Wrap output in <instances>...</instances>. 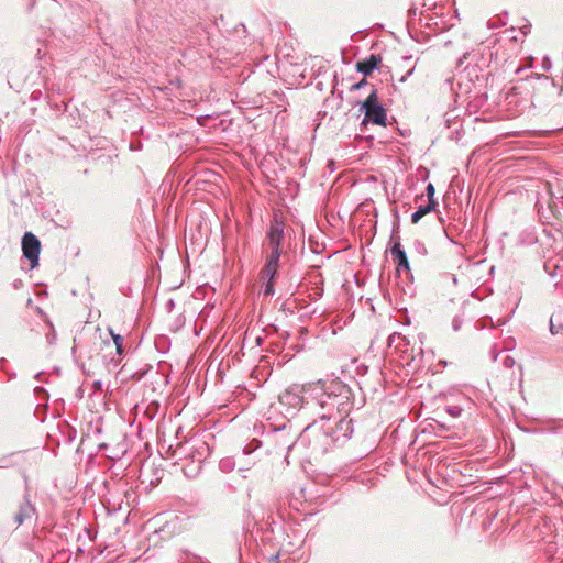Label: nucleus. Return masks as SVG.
I'll return each mask as SVG.
<instances>
[{
	"label": "nucleus",
	"mask_w": 563,
	"mask_h": 563,
	"mask_svg": "<svg viewBox=\"0 0 563 563\" xmlns=\"http://www.w3.org/2000/svg\"><path fill=\"white\" fill-rule=\"evenodd\" d=\"M279 258L280 253L271 252L269 256L267 257L266 265L261 272L262 279L273 280L275 274L277 273Z\"/></svg>",
	"instance_id": "obj_6"
},
{
	"label": "nucleus",
	"mask_w": 563,
	"mask_h": 563,
	"mask_svg": "<svg viewBox=\"0 0 563 563\" xmlns=\"http://www.w3.org/2000/svg\"><path fill=\"white\" fill-rule=\"evenodd\" d=\"M380 62V55L372 54L368 57L364 58L363 60H358L356 64V69L364 76H368L373 73L375 68H377Z\"/></svg>",
	"instance_id": "obj_7"
},
{
	"label": "nucleus",
	"mask_w": 563,
	"mask_h": 563,
	"mask_svg": "<svg viewBox=\"0 0 563 563\" xmlns=\"http://www.w3.org/2000/svg\"><path fill=\"white\" fill-rule=\"evenodd\" d=\"M448 411H449L452 416H454V417H456V416L459 415V411H457V410L448 409Z\"/></svg>",
	"instance_id": "obj_16"
},
{
	"label": "nucleus",
	"mask_w": 563,
	"mask_h": 563,
	"mask_svg": "<svg viewBox=\"0 0 563 563\" xmlns=\"http://www.w3.org/2000/svg\"><path fill=\"white\" fill-rule=\"evenodd\" d=\"M230 466V461H222L221 462V468L224 470Z\"/></svg>",
	"instance_id": "obj_15"
},
{
	"label": "nucleus",
	"mask_w": 563,
	"mask_h": 563,
	"mask_svg": "<svg viewBox=\"0 0 563 563\" xmlns=\"http://www.w3.org/2000/svg\"><path fill=\"white\" fill-rule=\"evenodd\" d=\"M109 332H110V334L113 339V342L115 344L117 354L122 355L123 354V341H124L123 336L114 333L112 329H109Z\"/></svg>",
	"instance_id": "obj_10"
},
{
	"label": "nucleus",
	"mask_w": 563,
	"mask_h": 563,
	"mask_svg": "<svg viewBox=\"0 0 563 563\" xmlns=\"http://www.w3.org/2000/svg\"><path fill=\"white\" fill-rule=\"evenodd\" d=\"M40 251V240L31 232L24 233L22 238V252L23 256L30 261L32 269L38 265Z\"/></svg>",
	"instance_id": "obj_3"
},
{
	"label": "nucleus",
	"mask_w": 563,
	"mask_h": 563,
	"mask_svg": "<svg viewBox=\"0 0 563 563\" xmlns=\"http://www.w3.org/2000/svg\"><path fill=\"white\" fill-rule=\"evenodd\" d=\"M305 393H310L321 409H325L327 412L320 415L322 419H330L332 412L336 408V396H333L324 390V384L321 382L310 384L308 387H303Z\"/></svg>",
	"instance_id": "obj_1"
},
{
	"label": "nucleus",
	"mask_w": 563,
	"mask_h": 563,
	"mask_svg": "<svg viewBox=\"0 0 563 563\" xmlns=\"http://www.w3.org/2000/svg\"><path fill=\"white\" fill-rule=\"evenodd\" d=\"M361 109L365 113V121L374 124L386 125L387 114L385 109L378 102L377 91L373 90L371 95L363 101Z\"/></svg>",
	"instance_id": "obj_2"
},
{
	"label": "nucleus",
	"mask_w": 563,
	"mask_h": 563,
	"mask_svg": "<svg viewBox=\"0 0 563 563\" xmlns=\"http://www.w3.org/2000/svg\"><path fill=\"white\" fill-rule=\"evenodd\" d=\"M35 512L34 506L30 500H25L20 505L19 511L14 516L16 526H21L26 519H30Z\"/></svg>",
	"instance_id": "obj_8"
},
{
	"label": "nucleus",
	"mask_w": 563,
	"mask_h": 563,
	"mask_svg": "<svg viewBox=\"0 0 563 563\" xmlns=\"http://www.w3.org/2000/svg\"><path fill=\"white\" fill-rule=\"evenodd\" d=\"M365 85H367V80H366L365 78H363L360 82L354 84V85L351 87V90H353V91L358 90V89H361L362 87H364Z\"/></svg>",
	"instance_id": "obj_14"
},
{
	"label": "nucleus",
	"mask_w": 563,
	"mask_h": 563,
	"mask_svg": "<svg viewBox=\"0 0 563 563\" xmlns=\"http://www.w3.org/2000/svg\"><path fill=\"white\" fill-rule=\"evenodd\" d=\"M267 239L272 252L280 253L279 247L284 239V223L277 219H274L271 222Z\"/></svg>",
	"instance_id": "obj_4"
},
{
	"label": "nucleus",
	"mask_w": 563,
	"mask_h": 563,
	"mask_svg": "<svg viewBox=\"0 0 563 563\" xmlns=\"http://www.w3.org/2000/svg\"><path fill=\"white\" fill-rule=\"evenodd\" d=\"M391 256H393V260L394 262L397 264V271L400 272V271H406L408 272L409 271V261L407 258V255H406V252L405 250L401 247V244L399 242V240H397L391 250Z\"/></svg>",
	"instance_id": "obj_5"
},
{
	"label": "nucleus",
	"mask_w": 563,
	"mask_h": 563,
	"mask_svg": "<svg viewBox=\"0 0 563 563\" xmlns=\"http://www.w3.org/2000/svg\"><path fill=\"white\" fill-rule=\"evenodd\" d=\"M462 323H463V319L461 317H459V316L454 317V319L452 321L453 330L459 331L462 327Z\"/></svg>",
	"instance_id": "obj_12"
},
{
	"label": "nucleus",
	"mask_w": 563,
	"mask_h": 563,
	"mask_svg": "<svg viewBox=\"0 0 563 563\" xmlns=\"http://www.w3.org/2000/svg\"><path fill=\"white\" fill-rule=\"evenodd\" d=\"M273 292H274L273 280L267 279V283L264 288V294L266 296H268V295H272Z\"/></svg>",
	"instance_id": "obj_13"
},
{
	"label": "nucleus",
	"mask_w": 563,
	"mask_h": 563,
	"mask_svg": "<svg viewBox=\"0 0 563 563\" xmlns=\"http://www.w3.org/2000/svg\"><path fill=\"white\" fill-rule=\"evenodd\" d=\"M435 208L433 207V203H428L427 206H420L411 216V222L418 223L422 217H424L427 213L431 212Z\"/></svg>",
	"instance_id": "obj_9"
},
{
	"label": "nucleus",
	"mask_w": 563,
	"mask_h": 563,
	"mask_svg": "<svg viewBox=\"0 0 563 563\" xmlns=\"http://www.w3.org/2000/svg\"><path fill=\"white\" fill-rule=\"evenodd\" d=\"M426 191H427V196H428V200H429L428 203H433V207L435 208L438 202L434 199V192H435L434 186L432 184H428Z\"/></svg>",
	"instance_id": "obj_11"
}]
</instances>
